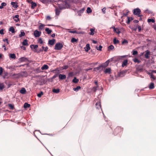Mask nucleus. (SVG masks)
<instances>
[{
	"label": "nucleus",
	"instance_id": "1",
	"mask_svg": "<svg viewBox=\"0 0 156 156\" xmlns=\"http://www.w3.org/2000/svg\"><path fill=\"white\" fill-rule=\"evenodd\" d=\"M57 4L58 5V7L61 10L68 8L70 6L69 2L67 0L65 1H59L57 2Z\"/></svg>",
	"mask_w": 156,
	"mask_h": 156
},
{
	"label": "nucleus",
	"instance_id": "2",
	"mask_svg": "<svg viewBox=\"0 0 156 156\" xmlns=\"http://www.w3.org/2000/svg\"><path fill=\"white\" fill-rule=\"evenodd\" d=\"M63 47V45L62 43H57L55 46V49L56 50H60Z\"/></svg>",
	"mask_w": 156,
	"mask_h": 156
},
{
	"label": "nucleus",
	"instance_id": "3",
	"mask_svg": "<svg viewBox=\"0 0 156 156\" xmlns=\"http://www.w3.org/2000/svg\"><path fill=\"white\" fill-rule=\"evenodd\" d=\"M140 10L138 8L135 9L133 10V14L135 15H138L140 14Z\"/></svg>",
	"mask_w": 156,
	"mask_h": 156
},
{
	"label": "nucleus",
	"instance_id": "4",
	"mask_svg": "<svg viewBox=\"0 0 156 156\" xmlns=\"http://www.w3.org/2000/svg\"><path fill=\"white\" fill-rule=\"evenodd\" d=\"M41 32L37 30H35L34 32V35L35 37H39L41 34Z\"/></svg>",
	"mask_w": 156,
	"mask_h": 156
},
{
	"label": "nucleus",
	"instance_id": "5",
	"mask_svg": "<svg viewBox=\"0 0 156 156\" xmlns=\"http://www.w3.org/2000/svg\"><path fill=\"white\" fill-rule=\"evenodd\" d=\"M95 107L98 109H101V103L100 101H98L95 104Z\"/></svg>",
	"mask_w": 156,
	"mask_h": 156
},
{
	"label": "nucleus",
	"instance_id": "6",
	"mask_svg": "<svg viewBox=\"0 0 156 156\" xmlns=\"http://www.w3.org/2000/svg\"><path fill=\"white\" fill-rule=\"evenodd\" d=\"M108 62H106L105 63H104V64L102 66H100L98 67H97L96 68L97 69V70H98L100 69L102 67H105L108 66Z\"/></svg>",
	"mask_w": 156,
	"mask_h": 156
},
{
	"label": "nucleus",
	"instance_id": "7",
	"mask_svg": "<svg viewBox=\"0 0 156 156\" xmlns=\"http://www.w3.org/2000/svg\"><path fill=\"white\" fill-rule=\"evenodd\" d=\"M19 15H16L14 16H13V19L16 22L19 21Z\"/></svg>",
	"mask_w": 156,
	"mask_h": 156
},
{
	"label": "nucleus",
	"instance_id": "8",
	"mask_svg": "<svg viewBox=\"0 0 156 156\" xmlns=\"http://www.w3.org/2000/svg\"><path fill=\"white\" fill-rule=\"evenodd\" d=\"M59 78L60 80H63L66 78V76L65 75L60 74L58 75Z\"/></svg>",
	"mask_w": 156,
	"mask_h": 156
},
{
	"label": "nucleus",
	"instance_id": "9",
	"mask_svg": "<svg viewBox=\"0 0 156 156\" xmlns=\"http://www.w3.org/2000/svg\"><path fill=\"white\" fill-rule=\"evenodd\" d=\"M55 42V39L49 40L48 41V44L51 45H53L54 44Z\"/></svg>",
	"mask_w": 156,
	"mask_h": 156
},
{
	"label": "nucleus",
	"instance_id": "10",
	"mask_svg": "<svg viewBox=\"0 0 156 156\" xmlns=\"http://www.w3.org/2000/svg\"><path fill=\"white\" fill-rule=\"evenodd\" d=\"M147 74L150 75V76H151V78L153 79L151 80L152 81H153L155 80L156 78L154 76V75L152 74V73L148 72Z\"/></svg>",
	"mask_w": 156,
	"mask_h": 156
},
{
	"label": "nucleus",
	"instance_id": "11",
	"mask_svg": "<svg viewBox=\"0 0 156 156\" xmlns=\"http://www.w3.org/2000/svg\"><path fill=\"white\" fill-rule=\"evenodd\" d=\"M121 128L119 127H117L115 129L114 131L116 133H119L121 132Z\"/></svg>",
	"mask_w": 156,
	"mask_h": 156
},
{
	"label": "nucleus",
	"instance_id": "12",
	"mask_svg": "<svg viewBox=\"0 0 156 156\" xmlns=\"http://www.w3.org/2000/svg\"><path fill=\"white\" fill-rule=\"evenodd\" d=\"M128 61L127 60H125L122 62V67H124L125 66H126L128 64Z\"/></svg>",
	"mask_w": 156,
	"mask_h": 156
},
{
	"label": "nucleus",
	"instance_id": "13",
	"mask_svg": "<svg viewBox=\"0 0 156 156\" xmlns=\"http://www.w3.org/2000/svg\"><path fill=\"white\" fill-rule=\"evenodd\" d=\"M11 4L15 8H17L18 6L17 5V3L16 2H12Z\"/></svg>",
	"mask_w": 156,
	"mask_h": 156
},
{
	"label": "nucleus",
	"instance_id": "14",
	"mask_svg": "<svg viewBox=\"0 0 156 156\" xmlns=\"http://www.w3.org/2000/svg\"><path fill=\"white\" fill-rule=\"evenodd\" d=\"M112 28L113 29L114 31L117 34H119L120 33V32L119 30L117 28H115L114 27H112Z\"/></svg>",
	"mask_w": 156,
	"mask_h": 156
},
{
	"label": "nucleus",
	"instance_id": "15",
	"mask_svg": "<svg viewBox=\"0 0 156 156\" xmlns=\"http://www.w3.org/2000/svg\"><path fill=\"white\" fill-rule=\"evenodd\" d=\"M20 61L21 62H27L28 61L27 58L25 57H22L20 58Z\"/></svg>",
	"mask_w": 156,
	"mask_h": 156
},
{
	"label": "nucleus",
	"instance_id": "16",
	"mask_svg": "<svg viewBox=\"0 0 156 156\" xmlns=\"http://www.w3.org/2000/svg\"><path fill=\"white\" fill-rule=\"evenodd\" d=\"M20 73V74H21V75H20V76L26 77L27 75V73L26 72H23L22 73Z\"/></svg>",
	"mask_w": 156,
	"mask_h": 156
},
{
	"label": "nucleus",
	"instance_id": "17",
	"mask_svg": "<svg viewBox=\"0 0 156 156\" xmlns=\"http://www.w3.org/2000/svg\"><path fill=\"white\" fill-rule=\"evenodd\" d=\"M85 49L86 51H88L90 49V44H86V47L85 48Z\"/></svg>",
	"mask_w": 156,
	"mask_h": 156
},
{
	"label": "nucleus",
	"instance_id": "18",
	"mask_svg": "<svg viewBox=\"0 0 156 156\" xmlns=\"http://www.w3.org/2000/svg\"><path fill=\"white\" fill-rule=\"evenodd\" d=\"M150 52L149 51L147 50L146 51V53L144 55V57L147 58H149V57L148 55L150 54Z\"/></svg>",
	"mask_w": 156,
	"mask_h": 156
},
{
	"label": "nucleus",
	"instance_id": "19",
	"mask_svg": "<svg viewBox=\"0 0 156 156\" xmlns=\"http://www.w3.org/2000/svg\"><path fill=\"white\" fill-rule=\"evenodd\" d=\"M20 92L21 94H23L26 93V91L25 88H22L20 90Z\"/></svg>",
	"mask_w": 156,
	"mask_h": 156
},
{
	"label": "nucleus",
	"instance_id": "20",
	"mask_svg": "<svg viewBox=\"0 0 156 156\" xmlns=\"http://www.w3.org/2000/svg\"><path fill=\"white\" fill-rule=\"evenodd\" d=\"M9 31H11L12 33L14 34L15 33V29L12 27H11L9 28Z\"/></svg>",
	"mask_w": 156,
	"mask_h": 156
},
{
	"label": "nucleus",
	"instance_id": "21",
	"mask_svg": "<svg viewBox=\"0 0 156 156\" xmlns=\"http://www.w3.org/2000/svg\"><path fill=\"white\" fill-rule=\"evenodd\" d=\"M85 10V9L84 8H82L81 9L78 11V15L79 16H81V14L83 13Z\"/></svg>",
	"mask_w": 156,
	"mask_h": 156
},
{
	"label": "nucleus",
	"instance_id": "22",
	"mask_svg": "<svg viewBox=\"0 0 156 156\" xmlns=\"http://www.w3.org/2000/svg\"><path fill=\"white\" fill-rule=\"evenodd\" d=\"M38 47V46L37 45L31 44L30 45V47L31 49H36Z\"/></svg>",
	"mask_w": 156,
	"mask_h": 156
},
{
	"label": "nucleus",
	"instance_id": "23",
	"mask_svg": "<svg viewBox=\"0 0 156 156\" xmlns=\"http://www.w3.org/2000/svg\"><path fill=\"white\" fill-rule=\"evenodd\" d=\"M28 41L27 39H25L23 42V44L24 46H27L28 45L27 43Z\"/></svg>",
	"mask_w": 156,
	"mask_h": 156
},
{
	"label": "nucleus",
	"instance_id": "24",
	"mask_svg": "<svg viewBox=\"0 0 156 156\" xmlns=\"http://www.w3.org/2000/svg\"><path fill=\"white\" fill-rule=\"evenodd\" d=\"M48 68V66L46 65H44L41 68L42 70L47 69Z\"/></svg>",
	"mask_w": 156,
	"mask_h": 156
},
{
	"label": "nucleus",
	"instance_id": "25",
	"mask_svg": "<svg viewBox=\"0 0 156 156\" xmlns=\"http://www.w3.org/2000/svg\"><path fill=\"white\" fill-rule=\"evenodd\" d=\"M40 1L44 3H46L48 2H52V1L51 0H39Z\"/></svg>",
	"mask_w": 156,
	"mask_h": 156
},
{
	"label": "nucleus",
	"instance_id": "26",
	"mask_svg": "<svg viewBox=\"0 0 156 156\" xmlns=\"http://www.w3.org/2000/svg\"><path fill=\"white\" fill-rule=\"evenodd\" d=\"M154 88V84L153 83H151L149 85V88L150 89H153Z\"/></svg>",
	"mask_w": 156,
	"mask_h": 156
},
{
	"label": "nucleus",
	"instance_id": "27",
	"mask_svg": "<svg viewBox=\"0 0 156 156\" xmlns=\"http://www.w3.org/2000/svg\"><path fill=\"white\" fill-rule=\"evenodd\" d=\"M9 57L11 58L15 59L16 58V56L14 54H10L9 55Z\"/></svg>",
	"mask_w": 156,
	"mask_h": 156
},
{
	"label": "nucleus",
	"instance_id": "28",
	"mask_svg": "<svg viewBox=\"0 0 156 156\" xmlns=\"http://www.w3.org/2000/svg\"><path fill=\"white\" fill-rule=\"evenodd\" d=\"M55 14L57 16H58L60 12V10L58 9H56L55 10Z\"/></svg>",
	"mask_w": 156,
	"mask_h": 156
},
{
	"label": "nucleus",
	"instance_id": "29",
	"mask_svg": "<svg viewBox=\"0 0 156 156\" xmlns=\"http://www.w3.org/2000/svg\"><path fill=\"white\" fill-rule=\"evenodd\" d=\"M90 30V32L89 33V34L91 35H93L94 34V31L95 30V28H91Z\"/></svg>",
	"mask_w": 156,
	"mask_h": 156
},
{
	"label": "nucleus",
	"instance_id": "30",
	"mask_svg": "<svg viewBox=\"0 0 156 156\" xmlns=\"http://www.w3.org/2000/svg\"><path fill=\"white\" fill-rule=\"evenodd\" d=\"M40 25L39 26V29L40 30H42L44 28V26H45V25L43 24L42 23L40 24Z\"/></svg>",
	"mask_w": 156,
	"mask_h": 156
},
{
	"label": "nucleus",
	"instance_id": "31",
	"mask_svg": "<svg viewBox=\"0 0 156 156\" xmlns=\"http://www.w3.org/2000/svg\"><path fill=\"white\" fill-rule=\"evenodd\" d=\"M20 75H21L20 73L17 74H14L12 75V76H14L15 78H18L20 77Z\"/></svg>",
	"mask_w": 156,
	"mask_h": 156
},
{
	"label": "nucleus",
	"instance_id": "32",
	"mask_svg": "<svg viewBox=\"0 0 156 156\" xmlns=\"http://www.w3.org/2000/svg\"><path fill=\"white\" fill-rule=\"evenodd\" d=\"M60 90L59 89H54L52 90V91L56 93H58L59 92Z\"/></svg>",
	"mask_w": 156,
	"mask_h": 156
},
{
	"label": "nucleus",
	"instance_id": "33",
	"mask_svg": "<svg viewBox=\"0 0 156 156\" xmlns=\"http://www.w3.org/2000/svg\"><path fill=\"white\" fill-rule=\"evenodd\" d=\"M81 88V87L80 86H78L74 88L73 90L76 91H77Z\"/></svg>",
	"mask_w": 156,
	"mask_h": 156
},
{
	"label": "nucleus",
	"instance_id": "34",
	"mask_svg": "<svg viewBox=\"0 0 156 156\" xmlns=\"http://www.w3.org/2000/svg\"><path fill=\"white\" fill-rule=\"evenodd\" d=\"M25 35V33L23 31V30H21V33L19 35V37H22V36H24Z\"/></svg>",
	"mask_w": 156,
	"mask_h": 156
},
{
	"label": "nucleus",
	"instance_id": "35",
	"mask_svg": "<svg viewBox=\"0 0 156 156\" xmlns=\"http://www.w3.org/2000/svg\"><path fill=\"white\" fill-rule=\"evenodd\" d=\"M114 47L113 45H111L108 47V51L113 50L114 49Z\"/></svg>",
	"mask_w": 156,
	"mask_h": 156
},
{
	"label": "nucleus",
	"instance_id": "36",
	"mask_svg": "<svg viewBox=\"0 0 156 156\" xmlns=\"http://www.w3.org/2000/svg\"><path fill=\"white\" fill-rule=\"evenodd\" d=\"M45 31L47 32L48 34H51L52 32V30H50L49 28H47L45 29Z\"/></svg>",
	"mask_w": 156,
	"mask_h": 156
},
{
	"label": "nucleus",
	"instance_id": "37",
	"mask_svg": "<svg viewBox=\"0 0 156 156\" xmlns=\"http://www.w3.org/2000/svg\"><path fill=\"white\" fill-rule=\"evenodd\" d=\"M127 55H123V56H119L117 57V59L118 60H121L122 59L126 57V56H127Z\"/></svg>",
	"mask_w": 156,
	"mask_h": 156
},
{
	"label": "nucleus",
	"instance_id": "38",
	"mask_svg": "<svg viewBox=\"0 0 156 156\" xmlns=\"http://www.w3.org/2000/svg\"><path fill=\"white\" fill-rule=\"evenodd\" d=\"M31 8L33 9L34 8L35 6H36L37 5L34 2H31Z\"/></svg>",
	"mask_w": 156,
	"mask_h": 156
},
{
	"label": "nucleus",
	"instance_id": "39",
	"mask_svg": "<svg viewBox=\"0 0 156 156\" xmlns=\"http://www.w3.org/2000/svg\"><path fill=\"white\" fill-rule=\"evenodd\" d=\"M111 69L109 68H107L104 71V72L105 73H110L111 72Z\"/></svg>",
	"mask_w": 156,
	"mask_h": 156
},
{
	"label": "nucleus",
	"instance_id": "40",
	"mask_svg": "<svg viewBox=\"0 0 156 156\" xmlns=\"http://www.w3.org/2000/svg\"><path fill=\"white\" fill-rule=\"evenodd\" d=\"M133 61L135 62H136L138 63H140V61L137 58H134L133 59Z\"/></svg>",
	"mask_w": 156,
	"mask_h": 156
},
{
	"label": "nucleus",
	"instance_id": "41",
	"mask_svg": "<svg viewBox=\"0 0 156 156\" xmlns=\"http://www.w3.org/2000/svg\"><path fill=\"white\" fill-rule=\"evenodd\" d=\"M113 43L114 44H116L119 43V41L118 40L116 39V38L113 39Z\"/></svg>",
	"mask_w": 156,
	"mask_h": 156
},
{
	"label": "nucleus",
	"instance_id": "42",
	"mask_svg": "<svg viewBox=\"0 0 156 156\" xmlns=\"http://www.w3.org/2000/svg\"><path fill=\"white\" fill-rule=\"evenodd\" d=\"M6 4L5 2H2L1 4V5L0 6V9H2L3 8L4 6H6Z\"/></svg>",
	"mask_w": 156,
	"mask_h": 156
},
{
	"label": "nucleus",
	"instance_id": "43",
	"mask_svg": "<svg viewBox=\"0 0 156 156\" xmlns=\"http://www.w3.org/2000/svg\"><path fill=\"white\" fill-rule=\"evenodd\" d=\"M30 104H28L27 103H26L24 104V108H28L30 106Z\"/></svg>",
	"mask_w": 156,
	"mask_h": 156
},
{
	"label": "nucleus",
	"instance_id": "44",
	"mask_svg": "<svg viewBox=\"0 0 156 156\" xmlns=\"http://www.w3.org/2000/svg\"><path fill=\"white\" fill-rule=\"evenodd\" d=\"M147 22L148 23L152 22V23H154L155 22V20L152 19H148Z\"/></svg>",
	"mask_w": 156,
	"mask_h": 156
},
{
	"label": "nucleus",
	"instance_id": "45",
	"mask_svg": "<svg viewBox=\"0 0 156 156\" xmlns=\"http://www.w3.org/2000/svg\"><path fill=\"white\" fill-rule=\"evenodd\" d=\"M133 20L132 18H130L129 17H128V20L127 21V23L128 24H129L130 21Z\"/></svg>",
	"mask_w": 156,
	"mask_h": 156
},
{
	"label": "nucleus",
	"instance_id": "46",
	"mask_svg": "<svg viewBox=\"0 0 156 156\" xmlns=\"http://www.w3.org/2000/svg\"><path fill=\"white\" fill-rule=\"evenodd\" d=\"M87 12L88 13H90L92 12V10L90 7H88L87 10Z\"/></svg>",
	"mask_w": 156,
	"mask_h": 156
},
{
	"label": "nucleus",
	"instance_id": "47",
	"mask_svg": "<svg viewBox=\"0 0 156 156\" xmlns=\"http://www.w3.org/2000/svg\"><path fill=\"white\" fill-rule=\"evenodd\" d=\"M102 46L101 45H100L99 46V47H98L97 46H96V48L97 50H99V51H101V49H102Z\"/></svg>",
	"mask_w": 156,
	"mask_h": 156
},
{
	"label": "nucleus",
	"instance_id": "48",
	"mask_svg": "<svg viewBox=\"0 0 156 156\" xmlns=\"http://www.w3.org/2000/svg\"><path fill=\"white\" fill-rule=\"evenodd\" d=\"M78 81V80H77L75 77L74 79L73 80V82L74 83H77Z\"/></svg>",
	"mask_w": 156,
	"mask_h": 156
},
{
	"label": "nucleus",
	"instance_id": "49",
	"mask_svg": "<svg viewBox=\"0 0 156 156\" xmlns=\"http://www.w3.org/2000/svg\"><path fill=\"white\" fill-rule=\"evenodd\" d=\"M138 54V52L136 51L133 50L132 51V54L133 55H137Z\"/></svg>",
	"mask_w": 156,
	"mask_h": 156
},
{
	"label": "nucleus",
	"instance_id": "50",
	"mask_svg": "<svg viewBox=\"0 0 156 156\" xmlns=\"http://www.w3.org/2000/svg\"><path fill=\"white\" fill-rule=\"evenodd\" d=\"M98 86L97 87H94L92 89V90L94 92H96V90L98 89Z\"/></svg>",
	"mask_w": 156,
	"mask_h": 156
},
{
	"label": "nucleus",
	"instance_id": "51",
	"mask_svg": "<svg viewBox=\"0 0 156 156\" xmlns=\"http://www.w3.org/2000/svg\"><path fill=\"white\" fill-rule=\"evenodd\" d=\"M4 88L3 83H0V90H2Z\"/></svg>",
	"mask_w": 156,
	"mask_h": 156
},
{
	"label": "nucleus",
	"instance_id": "52",
	"mask_svg": "<svg viewBox=\"0 0 156 156\" xmlns=\"http://www.w3.org/2000/svg\"><path fill=\"white\" fill-rule=\"evenodd\" d=\"M43 92H41L40 93L37 94V96L38 97L40 98L43 95Z\"/></svg>",
	"mask_w": 156,
	"mask_h": 156
},
{
	"label": "nucleus",
	"instance_id": "53",
	"mask_svg": "<svg viewBox=\"0 0 156 156\" xmlns=\"http://www.w3.org/2000/svg\"><path fill=\"white\" fill-rule=\"evenodd\" d=\"M76 41H77V40L76 39L74 38H73L71 40V41L72 43L75 42H76Z\"/></svg>",
	"mask_w": 156,
	"mask_h": 156
},
{
	"label": "nucleus",
	"instance_id": "54",
	"mask_svg": "<svg viewBox=\"0 0 156 156\" xmlns=\"http://www.w3.org/2000/svg\"><path fill=\"white\" fill-rule=\"evenodd\" d=\"M9 106L12 109H13L14 108V106L11 104H9Z\"/></svg>",
	"mask_w": 156,
	"mask_h": 156
},
{
	"label": "nucleus",
	"instance_id": "55",
	"mask_svg": "<svg viewBox=\"0 0 156 156\" xmlns=\"http://www.w3.org/2000/svg\"><path fill=\"white\" fill-rule=\"evenodd\" d=\"M69 33H73V34H75V33L78 34V33H77V31H76V30L73 31H69Z\"/></svg>",
	"mask_w": 156,
	"mask_h": 156
},
{
	"label": "nucleus",
	"instance_id": "56",
	"mask_svg": "<svg viewBox=\"0 0 156 156\" xmlns=\"http://www.w3.org/2000/svg\"><path fill=\"white\" fill-rule=\"evenodd\" d=\"M51 18L50 17V16H47L46 17V19L47 20H51Z\"/></svg>",
	"mask_w": 156,
	"mask_h": 156
},
{
	"label": "nucleus",
	"instance_id": "57",
	"mask_svg": "<svg viewBox=\"0 0 156 156\" xmlns=\"http://www.w3.org/2000/svg\"><path fill=\"white\" fill-rule=\"evenodd\" d=\"M128 43V41H127L124 40L123 41H122V44H127Z\"/></svg>",
	"mask_w": 156,
	"mask_h": 156
},
{
	"label": "nucleus",
	"instance_id": "58",
	"mask_svg": "<svg viewBox=\"0 0 156 156\" xmlns=\"http://www.w3.org/2000/svg\"><path fill=\"white\" fill-rule=\"evenodd\" d=\"M38 42L41 44L43 43V41L41 38H40L38 40Z\"/></svg>",
	"mask_w": 156,
	"mask_h": 156
},
{
	"label": "nucleus",
	"instance_id": "59",
	"mask_svg": "<svg viewBox=\"0 0 156 156\" xmlns=\"http://www.w3.org/2000/svg\"><path fill=\"white\" fill-rule=\"evenodd\" d=\"M3 72V69L2 67H0V75H1Z\"/></svg>",
	"mask_w": 156,
	"mask_h": 156
},
{
	"label": "nucleus",
	"instance_id": "60",
	"mask_svg": "<svg viewBox=\"0 0 156 156\" xmlns=\"http://www.w3.org/2000/svg\"><path fill=\"white\" fill-rule=\"evenodd\" d=\"M0 34H4V30L3 29L0 30Z\"/></svg>",
	"mask_w": 156,
	"mask_h": 156
},
{
	"label": "nucleus",
	"instance_id": "61",
	"mask_svg": "<svg viewBox=\"0 0 156 156\" xmlns=\"http://www.w3.org/2000/svg\"><path fill=\"white\" fill-rule=\"evenodd\" d=\"M106 10V8H104L103 9H102V11L103 13H105V10Z\"/></svg>",
	"mask_w": 156,
	"mask_h": 156
},
{
	"label": "nucleus",
	"instance_id": "62",
	"mask_svg": "<svg viewBox=\"0 0 156 156\" xmlns=\"http://www.w3.org/2000/svg\"><path fill=\"white\" fill-rule=\"evenodd\" d=\"M21 48L23 49V50H26V47L23 46H20Z\"/></svg>",
	"mask_w": 156,
	"mask_h": 156
},
{
	"label": "nucleus",
	"instance_id": "63",
	"mask_svg": "<svg viewBox=\"0 0 156 156\" xmlns=\"http://www.w3.org/2000/svg\"><path fill=\"white\" fill-rule=\"evenodd\" d=\"M138 31L139 32H140L141 31V28L140 26H139L138 27Z\"/></svg>",
	"mask_w": 156,
	"mask_h": 156
},
{
	"label": "nucleus",
	"instance_id": "64",
	"mask_svg": "<svg viewBox=\"0 0 156 156\" xmlns=\"http://www.w3.org/2000/svg\"><path fill=\"white\" fill-rule=\"evenodd\" d=\"M58 76V74H55V75H54L53 77V79H55V78L56 77H57Z\"/></svg>",
	"mask_w": 156,
	"mask_h": 156
}]
</instances>
